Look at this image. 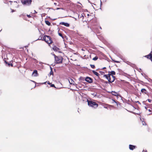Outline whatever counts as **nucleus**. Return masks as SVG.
Instances as JSON below:
<instances>
[{
    "label": "nucleus",
    "mask_w": 152,
    "mask_h": 152,
    "mask_svg": "<svg viewBox=\"0 0 152 152\" xmlns=\"http://www.w3.org/2000/svg\"><path fill=\"white\" fill-rule=\"evenodd\" d=\"M143 152H147V151H143Z\"/></svg>",
    "instance_id": "obj_29"
},
{
    "label": "nucleus",
    "mask_w": 152,
    "mask_h": 152,
    "mask_svg": "<svg viewBox=\"0 0 152 152\" xmlns=\"http://www.w3.org/2000/svg\"><path fill=\"white\" fill-rule=\"evenodd\" d=\"M141 121H142V125H146V124L145 122L143 121L144 119L142 118L141 119V118H140Z\"/></svg>",
    "instance_id": "obj_14"
},
{
    "label": "nucleus",
    "mask_w": 152,
    "mask_h": 152,
    "mask_svg": "<svg viewBox=\"0 0 152 152\" xmlns=\"http://www.w3.org/2000/svg\"><path fill=\"white\" fill-rule=\"evenodd\" d=\"M113 101L114 102H115V101L114 100H113Z\"/></svg>",
    "instance_id": "obj_41"
},
{
    "label": "nucleus",
    "mask_w": 152,
    "mask_h": 152,
    "mask_svg": "<svg viewBox=\"0 0 152 152\" xmlns=\"http://www.w3.org/2000/svg\"><path fill=\"white\" fill-rule=\"evenodd\" d=\"M48 44H51L52 42V41L51 40L50 37L49 36H44L43 38V39Z\"/></svg>",
    "instance_id": "obj_4"
},
{
    "label": "nucleus",
    "mask_w": 152,
    "mask_h": 152,
    "mask_svg": "<svg viewBox=\"0 0 152 152\" xmlns=\"http://www.w3.org/2000/svg\"><path fill=\"white\" fill-rule=\"evenodd\" d=\"M58 35L60 36L63 39H64V37H63L62 34L61 33H58Z\"/></svg>",
    "instance_id": "obj_20"
},
{
    "label": "nucleus",
    "mask_w": 152,
    "mask_h": 152,
    "mask_svg": "<svg viewBox=\"0 0 152 152\" xmlns=\"http://www.w3.org/2000/svg\"><path fill=\"white\" fill-rule=\"evenodd\" d=\"M85 80L86 81L89 83H91L92 82V79L89 77H87L86 78Z\"/></svg>",
    "instance_id": "obj_7"
},
{
    "label": "nucleus",
    "mask_w": 152,
    "mask_h": 152,
    "mask_svg": "<svg viewBox=\"0 0 152 152\" xmlns=\"http://www.w3.org/2000/svg\"><path fill=\"white\" fill-rule=\"evenodd\" d=\"M136 146L134 145H129V148L130 150H133L135 148Z\"/></svg>",
    "instance_id": "obj_10"
},
{
    "label": "nucleus",
    "mask_w": 152,
    "mask_h": 152,
    "mask_svg": "<svg viewBox=\"0 0 152 152\" xmlns=\"http://www.w3.org/2000/svg\"><path fill=\"white\" fill-rule=\"evenodd\" d=\"M106 67H104L103 68V69H106Z\"/></svg>",
    "instance_id": "obj_35"
},
{
    "label": "nucleus",
    "mask_w": 152,
    "mask_h": 152,
    "mask_svg": "<svg viewBox=\"0 0 152 152\" xmlns=\"http://www.w3.org/2000/svg\"><path fill=\"white\" fill-rule=\"evenodd\" d=\"M51 72H50V75L53 74V71H52V68H51Z\"/></svg>",
    "instance_id": "obj_22"
},
{
    "label": "nucleus",
    "mask_w": 152,
    "mask_h": 152,
    "mask_svg": "<svg viewBox=\"0 0 152 152\" xmlns=\"http://www.w3.org/2000/svg\"><path fill=\"white\" fill-rule=\"evenodd\" d=\"M100 28L101 29H102V28H101V27H100Z\"/></svg>",
    "instance_id": "obj_42"
},
{
    "label": "nucleus",
    "mask_w": 152,
    "mask_h": 152,
    "mask_svg": "<svg viewBox=\"0 0 152 152\" xmlns=\"http://www.w3.org/2000/svg\"><path fill=\"white\" fill-rule=\"evenodd\" d=\"M60 24L64 25L67 27H69V23L63 22H61L60 23Z\"/></svg>",
    "instance_id": "obj_9"
},
{
    "label": "nucleus",
    "mask_w": 152,
    "mask_h": 152,
    "mask_svg": "<svg viewBox=\"0 0 152 152\" xmlns=\"http://www.w3.org/2000/svg\"><path fill=\"white\" fill-rule=\"evenodd\" d=\"M21 1L23 5L26 6L30 5L32 2V0H21Z\"/></svg>",
    "instance_id": "obj_3"
},
{
    "label": "nucleus",
    "mask_w": 152,
    "mask_h": 152,
    "mask_svg": "<svg viewBox=\"0 0 152 152\" xmlns=\"http://www.w3.org/2000/svg\"><path fill=\"white\" fill-rule=\"evenodd\" d=\"M109 74L113 75H115V73L114 71H111V72H109Z\"/></svg>",
    "instance_id": "obj_15"
},
{
    "label": "nucleus",
    "mask_w": 152,
    "mask_h": 152,
    "mask_svg": "<svg viewBox=\"0 0 152 152\" xmlns=\"http://www.w3.org/2000/svg\"><path fill=\"white\" fill-rule=\"evenodd\" d=\"M55 4H56V3H54Z\"/></svg>",
    "instance_id": "obj_43"
},
{
    "label": "nucleus",
    "mask_w": 152,
    "mask_h": 152,
    "mask_svg": "<svg viewBox=\"0 0 152 152\" xmlns=\"http://www.w3.org/2000/svg\"><path fill=\"white\" fill-rule=\"evenodd\" d=\"M148 110L150 112H151V110L150 109H148Z\"/></svg>",
    "instance_id": "obj_27"
},
{
    "label": "nucleus",
    "mask_w": 152,
    "mask_h": 152,
    "mask_svg": "<svg viewBox=\"0 0 152 152\" xmlns=\"http://www.w3.org/2000/svg\"><path fill=\"white\" fill-rule=\"evenodd\" d=\"M68 81H69V83L71 84L74 85V81L72 79H70L69 80H68Z\"/></svg>",
    "instance_id": "obj_12"
},
{
    "label": "nucleus",
    "mask_w": 152,
    "mask_h": 152,
    "mask_svg": "<svg viewBox=\"0 0 152 152\" xmlns=\"http://www.w3.org/2000/svg\"><path fill=\"white\" fill-rule=\"evenodd\" d=\"M147 100H148V102H151L152 101L151 99H148Z\"/></svg>",
    "instance_id": "obj_23"
},
{
    "label": "nucleus",
    "mask_w": 152,
    "mask_h": 152,
    "mask_svg": "<svg viewBox=\"0 0 152 152\" xmlns=\"http://www.w3.org/2000/svg\"><path fill=\"white\" fill-rule=\"evenodd\" d=\"M145 109H146L147 110V108L146 107H145Z\"/></svg>",
    "instance_id": "obj_38"
},
{
    "label": "nucleus",
    "mask_w": 152,
    "mask_h": 152,
    "mask_svg": "<svg viewBox=\"0 0 152 152\" xmlns=\"http://www.w3.org/2000/svg\"><path fill=\"white\" fill-rule=\"evenodd\" d=\"M32 75L34 77H37L38 76V73L37 70H35L32 73Z\"/></svg>",
    "instance_id": "obj_8"
},
{
    "label": "nucleus",
    "mask_w": 152,
    "mask_h": 152,
    "mask_svg": "<svg viewBox=\"0 0 152 152\" xmlns=\"http://www.w3.org/2000/svg\"><path fill=\"white\" fill-rule=\"evenodd\" d=\"M83 17V16L82 15V16H80V18H81V17Z\"/></svg>",
    "instance_id": "obj_33"
},
{
    "label": "nucleus",
    "mask_w": 152,
    "mask_h": 152,
    "mask_svg": "<svg viewBox=\"0 0 152 152\" xmlns=\"http://www.w3.org/2000/svg\"><path fill=\"white\" fill-rule=\"evenodd\" d=\"M137 102L138 103H140V102L139 101H138Z\"/></svg>",
    "instance_id": "obj_31"
},
{
    "label": "nucleus",
    "mask_w": 152,
    "mask_h": 152,
    "mask_svg": "<svg viewBox=\"0 0 152 152\" xmlns=\"http://www.w3.org/2000/svg\"><path fill=\"white\" fill-rule=\"evenodd\" d=\"M104 76L108 80L110 83H112L115 80V77L114 76L109 74L108 75H105Z\"/></svg>",
    "instance_id": "obj_1"
},
{
    "label": "nucleus",
    "mask_w": 152,
    "mask_h": 152,
    "mask_svg": "<svg viewBox=\"0 0 152 152\" xmlns=\"http://www.w3.org/2000/svg\"><path fill=\"white\" fill-rule=\"evenodd\" d=\"M112 94L115 96H117L118 95V94L114 91H112L111 92Z\"/></svg>",
    "instance_id": "obj_11"
},
{
    "label": "nucleus",
    "mask_w": 152,
    "mask_h": 152,
    "mask_svg": "<svg viewBox=\"0 0 152 152\" xmlns=\"http://www.w3.org/2000/svg\"><path fill=\"white\" fill-rule=\"evenodd\" d=\"M53 49L54 51H57L59 49L58 48L55 47L53 48Z\"/></svg>",
    "instance_id": "obj_18"
},
{
    "label": "nucleus",
    "mask_w": 152,
    "mask_h": 152,
    "mask_svg": "<svg viewBox=\"0 0 152 152\" xmlns=\"http://www.w3.org/2000/svg\"><path fill=\"white\" fill-rule=\"evenodd\" d=\"M48 84H50V83L49 82H48Z\"/></svg>",
    "instance_id": "obj_36"
},
{
    "label": "nucleus",
    "mask_w": 152,
    "mask_h": 152,
    "mask_svg": "<svg viewBox=\"0 0 152 152\" xmlns=\"http://www.w3.org/2000/svg\"><path fill=\"white\" fill-rule=\"evenodd\" d=\"M141 91V92L142 93H144L145 94H146L147 93V91L144 88L142 89Z\"/></svg>",
    "instance_id": "obj_13"
},
{
    "label": "nucleus",
    "mask_w": 152,
    "mask_h": 152,
    "mask_svg": "<svg viewBox=\"0 0 152 152\" xmlns=\"http://www.w3.org/2000/svg\"><path fill=\"white\" fill-rule=\"evenodd\" d=\"M51 87H55V85L54 84H52L51 85Z\"/></svg>",
    "instance_id": "obj_24"
},
{
    "label": "nucleus",
    "mask_w": 152,
    "mask_h": 152,
    "mask_svg": "<svg viewBox=\"0 0 152 152\" xmlns=\"http://www.w3.org/2000/svg\"><path fill=\"white\" fill-rule=\"evenodd\" d=\"M151 80L150 82H151L152 83V80Z\"/></svg>",
    "instance_id": "obj_32"
},
{
    "label": "nucleus",
    "mask_w": 152,
    "mask_h": 152,
    "mask_svg": "<svg viewBox=\"0 0 152 152\" xmlns=\"http://www.w3.org/2000/svg\"><path fill=\"white\" fill-rule=\"evenodd\" d=\"M93 73L95 75H96L97 76H98L99 74L96 71H95L94 70H93L92 71Z\"/></svg>",
    "instance_id": "obj_16"
},
{
    "label": "nucleus",
    "mask_w": 152,
    "mask_h": 152,
    "mask_svg": "<svg viewBox=\"0 0 152 152\" xmlns=\"http://www.w3.org/2000/svg\"><path fill=\"white\" fill-rule=\"evenodd\" d=\"M83 17V16L82 15V16H80V18H81V17Z\"/></svg>",
    "instance_id": "obj_34"
},
{
    "label": "nucleus",
    "mask_w": 152,
    "mask_h": 152,
    "mask_svg": "<svg viewBox=\"0 0 152 152\" xmlns=\"http://www.w3.org/2000/svg\"><path fill=\"white\" fill-rule=\"evenodd\" d=\"M98 59V57L97 56H95L93 58V60L94 61H96Z\"/></svg>",
    "instance_id": "obj_19"
},
{
    "label": "nucleus",
    "mask_w": 152,
    "mask_h": 152,
    "mask_svg": "<svg viewBox=\"0 0 152 152\" xmlns=\"http://www.w3.org/2000/svg\"><path fill=\"white\" fill-rule=\"evenodd\" d=\"M45 23L48 25V26H50V23L48 21V20H46L45 21Z\"/></svg>",
    "instance_id": "obj_17"
},
{
    "label": "nucleus",
    "mask_w": 152,
    "mask_h": 152,
    "mask_svg": "<svg viewBox=\"0 0 152 152\" xmlns=\"http://www.w3.org/2000/svg\"><path fill=\"white\" fill-rule=\"evenodd\" d=\"M114 62H115V63H119V61H114V60H113Z\"/></svg>",
    "instance_id": "obj_26"
},
{
    "label": "nucleus",
    "mask_w": 152,
    "mask_h": 152,
    "mask_svg": "<svg viewBox=\"0 0 152 152\" xmlns=\"http://www.w3.org/2000/svg\"><path fill=\"white\" fill-rule=\"evenodd\" d=\"M90 66L92 68H94L95 67V66L94 65L90 64Z\"/></svg>",
    "instance_id": "obj_21"
},
{
    "label": "nucleus",
    "mask_w": 152,
    "mask_h": 152,
    "mask_svg": "<svg viewBox=\"0 0 152 152\" xmlns=\"http://www.w3.org/2000/svg\"><path fill=\"white\" fill-rule=\"evenodd\" d=\"M27 16L28 17V18H30L31 17V16H30V15H27Z\"/></svg>",
    "instance_id": "obj_25"
},
{
    "label": "nucleus",
    "mask_w": 152,
    "mask_h": 152,
    "mask_svg": "<svg viewBox=\"0 0 152 152\" xmlns=\"http://www.w3.org/2000/svg\"><path fill=\"white\" fill-rule=\"evenodd\" d=\"M46 82H44V83H42V84H45V83H46Z\"/></svg>",
    "instance_id": "obj_30"
},
{
    "label": "nucleus",
    "mask_w": 152,
    "mask_h": 152,
    "mask_svg": "<svg viewBox=\"0 0 152 152\" xmlns=\"http://www.w3.org/2000/svg\"><path fill=\"white\" fill-rule=\"evenodd\" d=\"M14 10H12V12H14Z\"/></svg>",
    "instance_id": "obj_39"
},
{
    "label": "nucleus",
    "mask_w": 152,
    "mask_h": 152,
    "mask_svg": "<svg viewBox=\"0 0 152 152\" xmlns=\"http://www.w3.org/2000/svg\"><path fill=\"white\" fill-rule=\"evenodd\" d=\"M34 13H37V12L35 10H34Z\"/></svg>",
    "instance_id": "obj_28"
},
{
    "label": "nucleus",
    "mask_w": 152,
    "mask_h": 152,
    "mask_svg": "<svg viewBox=\"0 0 152 152\" xmlns=\"http://www.w3.org/2000/svg\"><path fill=\"white\" fill-rule=\"evenodd\" d=\"M60 8H57V9L58 10V9H60Z\"/></svg>",
    "instance_id": "obj_37"
},
{
    "label": "nucleus",
    "mask_w": 152,
    "mask_h": 152,
    "mask_svg": "<svg viewBox=\"0 0 152 152\" xmlns=\"http://www.w3.org/2000/svg\"><path fill=\"white\" fill-rule=\"evenodd\" d=\"M87 102L88 104L90 106L94 107L95 108H96L98 107V104L95 102L88 100H87Z\"/></svg>",
    "instance_id": "obj_2"
},
{
    "label": "nucleus",
    "mask_w": 152,
    "mask_h": 152,
    "mask_svg": "<svg viewBox=\"0 0 152 152\" xmlns=\"http://www.w3.org/2000/svg\"><path fill=\"white\" fill-rule=\"evenodd\" d=\"M145 57H146L150 59L152 61V51L151 52V53H150L148 55H146L145 56Z\"/></svg>",
    "instance_id": "obj_6"
},
{
    "label": "nucleus",
    "mask_w": 152,
    "mask_h": 152,
    "mask_svg": "<svg viewBox=\"0 0 152 152\" xmlns=\"http://www.w3.org/2000/svg\"><path fill=\"white\" fill-rule=\"evenodd\" d=\"M53 55L54 56L55 61H56L57 63H60L62 62V60L61 58H59L56 56L54 54H53Z\"/></svg>",
    "instance_id": "obj_5"
},
{
    "label": "nucleus",
    "mask_w": 152,
    "mask_h": 152,
    "mask_svg": "<svg viewBox=\"0 0 152 152\" xmlns=\"http://www.w3.org/2000/svg\"><path fill=\"white\" fill-rule=\"evenodd\" d=\"M102 4V2L101 1V5Z\"/></svg>",
    "instance_id": "obj_40"
}]
</instances>
